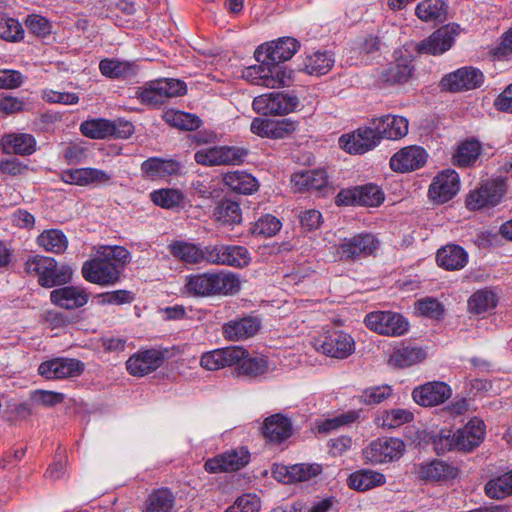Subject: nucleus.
<instances>
[{"mask_svg": "<svg viewBox=\"0 0 512 512\" xmlns=\"http://www.w3.org/2000/svg\"><path fill=\"white\" fill-rule=\"evenodd\" d=\"M42 99L52 104L74 105L79 102L80 98L76 93L44 89L42 91Z\"/></svg>", "mask_w": 512, "mask_h": 512, "instance_id": "nucleus-63", "label": "nucleus"}, {"mask_svg": "<svg viewBox=\"0 0 512 512\" xmlns=\"http://www.w3.org/2000/svg\"><path fill=\"white\" fill-rule=\"evenodd\" d=\"M393 389L390 385L383 384L364 389L359 396V401L365 405H377L391 397Z\"/></svg>", "mask_w": 512, "mask_h": 512, "instance_id": "nucleus-54", "label": "nucleus"}, {"mask_svg": "<svg viewBox=\"0 0 512 512\" xmlns=\"http://www.w3.org/2000/svg\"><path fill=\"white\" fill-rule=\"evenodd\" d=\"M36 139L28 133H9L0 139V146L4 153L17 155H31L36 151Z\"/></svg>", "mask_w": 512, "mask_h": 512, "instance_id": "nucleus-31", "label": "nucleus"}, {"mask_svg": "<svg viewBox=\"0 0 512 512\" xmlns=\"http://www.w3.org/2000/svg\"><path fill=\"white\" fill-rule=\"evenodd\" d=\"M333 55L326 51H315L306 56L303 70L309 75H324L334 66Z\"/></svg>", "mask_w": 512, "mask_h": 512, "instance_id": "nucleus-41", "label": "nucleus"}, {"mask_svg": "<svg viewBox=\"0 0 512 512\" xmlns=\"http://www.w3.org/2000/svg\"><path fill=\"white\" fill-rule=\"evenodd\" d=\"M428 195L434 204L448 201V169L442 170L430 184Z\"/></svg>", "mask_w": 512, "mask_h": 512, "instance_id": "nucleus-51", "label": "nucleus"}, {"mask_svg": "<svg viewBox=\"0 0 512 512\" xmlns=\"http://www.w3.org/2000/svg\"><path fill=\"white\" fill-rule=\"evenodd\" d=\"M484 82L483 73L474 67H462L450 73V92L472 90Z\"/></svg>", "mask_w": 512, "mask_h": 512, "instance_id": "nucleus-32", "label": "nucleus"}, {"mask_svg": "<svg viewBox=\"0 0 512 512\" xmlns=\"http://www.w3.org/2000/svg\"><path fill=\"white\" fill-rule=\"evenodd\" d=\"M414 419V414L405 408H396L384 411L378 417V424L384 428L394 429L406 423H410Z\"/></svg>", "mask_w": 512, "mask_h": 512, "instance_id": "nucleus-47", "label": "nucleus"}, {"mask_svg": "<svg viewBox=\"0 0 512 512\" xmlns=\"http://www.w3.org/2000/svg\"><path fill=\"white\" fill-rule=\"evenodd\" d=\"M314 347L324 355L346 359L355 352L354 338L342 330H330L314 340Z\"/></svg>", "mask_w": 512, "mask_h": 512, "instance_id": "nucleus-7", "label": "nucleus"}, {"mask_svg": "<svg viewBox=\"0 0 512 512\" xmlns=\"http://www.w3.org/2000/svg\"><path fill=\"white\" fill-rule=\"evenodd\" d=\"M428 157V152L422 146L409 145L394 153L390 158L389 165L394 172H413L424 167Z\"/></svg>", "mask_w": 512, "mask_h": 512, "instance_id": "nucleus-16", "label": "nucleus"}, {"mask_svg": "<svg viewBox=\"0 0 512 512\" xmlns=\"http://www.w3.org/2000/svg\"><path fill=\"white\" fill-rule=\"evenodd\" d=\"M130 261V252L122 246H104L95 258L82 266V275L90 283L98 285L115 284L125 265Z\"/></svg>", "mask_w": 512, "mask_h": 512, "instance_id": "nucleus-1", "label": "nucleus"}, {"mask_svg": "<svg viewBox=\"0 0 512 512\" xmlns=\"http://www.w3.org/2000/svg\"><path fill=\"white\" fill-rule=\"evenodd\" d=\"M0 38L8 42H20L24 38L22 24L5 13H0Z\"/></svg>", "mask_w": 512, "mask_h": 512, "instance_id": "nucleus-48", "label": "nucleus"}, {"mask_svg": "<svg viewBox=\"0 0 512 512\" xmlns=\"http://www.w3.org/2000/svg\"><path fill=\"white\" fill-rule=\"evenodd\" d=\"M281 227L282 223L277 217L266 214L253 224L251 232L256 236L272 237L280 231Z\"/></svg>", "mask_w": 512, "mask_h": 512, "instance_id": "nucleus-53", "label": "nucleus"}, {"mask_svg": "<svg viewBox=\"0 0 512 512\" xmlns=\"http://www.w3.org/2000/svg\"><path fill=\"white\" fill-rule=\"evenodd\" d=\"M247 156V150L234 146H212L196 151L194 159L205 166L238 165Z\"/></svg>", "mask_w": 512, "mask_h": 512, "instance_id": "nucleus-8", "label": "nucleus"}, {"mask_svg": "<svg viewBox=\"0 0 512 512\" xmlns=\"http://www.w3.org/2000/svg\"><path fill=\"white\" fill-rule=\"evenodd\" d=\"M405 451V444L399 438L382 437L373 440L363 449V457L372 464H383L400 459Z\"/></svg>", "mask_w": 512, "mask_h": 512, "instance_id": "nucleus-9", "label": "nucleus"}, {"mask_svg": "<svg viewBox=\"0 0 512 512\" xmlns=\"http://www.w3.org/2000/svg\"><path fill=\"white\" fill-rule=\"evenodd\" d=\"M426 356L425 350L420 347L404 346L393 352L391 361L400 368H406L420 363Z\"/></svg>", "mask_w": 512, "mask_h": 512, "instance_id": "nucleus-44", "label": "nucleus"}, {"mask_svg": "<svg viewBox=\"0 0 512 512\" xmlns=\"http://www.w3.org/2000/svg\"><path fill=\"white\" fill-rule=\"evenodd\" d=\"M484 490L486 495L491 499H504L512 495L511 485L503 474L490 479L485 484Z\"/></svg>", "mask_w": 512, "mask_h": 512, "instance_id": "nucleus-58", "label": "nucleus"}, {"mask_svg": "<svg viewBox=\"0 0 512 512\" xmlns=\"http://www.w3.org/2000/svg\"><path fill=\"white\" fill-rule=\"evenodd\" d=\"M380 246V241L372 233H360L345 239L337 249L341 259L355 260L372 255Z\"/></svg>", "mask_w": 512, "mask_h": 512, "instance_id": "nucleus-19", "label": "nucleus"}, {"mask_svg": "<svg viewBox=\"0 0 512 512\" xmlns=\"http://www.w3.org/2000/svg\"><path fill=\"white\" fill-rule=\"evenodd\" d=\"M141 172L149 179L167 178L182 173V165L174 159L150 157L141 164Z\"/></svg>", "mask_w": 512, "mask_h": 512, "instance_id": "nucleus-29", "label": "nucleus"}, {"mask_svg": "<svg viewBox=\"0 0 512 512\" xmlns=\"http://www.w3.org/2000/svg\"><path fill=\"white\" fill-rule=\"evenodd\" d=\"M262 433L270 443L281 444L293 434V425L288 417L277 413L264 420Z\"/></svg>", "mask_w": 512, "mask_h": 512, "instance_id": "nucleus-26", "label": "nucleus"}, {"mask_svg": "<svg viewBox=\"0 0 512 512\" xmlns=\"http://www.w3.org/2000/svg\"><path fill=\"white\" fill-rule=\"evenodd\" d=\"M163 361L164 354L159 349L140 350L129 357L126 368L131 375L142 377L157 370Z\"/></svg>", "mask_w": 512, "mask_h": 512, "instance_id": "nucleus-21", "label": "nucleus"}, {"mask_svg": "<svg viewBox=\"0 0 512 512\" xmlns=\"http://www.w3.org/2000/svg\"><path fill=\"white\" fill-rule=\"evenodd\" d=\"M25 271L37 276L38 283L47 288L67 283L73 273L69 265L58 266L54 258L42 255L29 257L25 262Z\"/></svg>", "mask_w": 512, "mask_h": 512, "instance_id": "nucleus-3", "label": "nucleus"}, {"mask_svg": "<svg viewBox=\"0 0 512 512\" xmlns=\"http://www.w3.org/2000/svg\"><path fill=\"white\" fill-rule=\"evenodd\" d=\"M30 398L35 405L53 407L63 402L64 395L54 391L34 390L31 392Z\"/></svg>", "mask_w": 512, "mask_h": 512, "instance_id": "nucleus-64", "label": "nucleus"}, {"mask_svg": "<svg viewBox=\"0 0 512 512\" xmlns=\"http://www.w3.org/2000/svg\"><path fill=\"white\" fill-rule=\"evenodd\" d=\"M151 200L157 206L165 209L179 207L184 200L183 193L178 189L163 188L151 193Z\"/></svg>", "mask_w": 512, "mask_h": 512, "instance_id": "nucleus-49", "label": "nucleus"}, {"mask_svg": "<svg viewBox=\"0 0 512 512\" xmlns=\"http://www.w3.org/2000/svg\"><path fill=\"white\" fill-rule=\"evenodd\" d=\"M415 309L420 315L438 319L444 313V306L435 298L420 299L415 304Z\"/></svg>", "mask_w": 512, "mask_h": 512, "instance_id": "nucleus-59", "label": "nucleus"}, {"mask_svg": "<svg viewBox=\"0 0 512 512\" xmlns=\"http://www.w3.org/2000/svg\"><path fill=\"white\" fill-rule=\"evenodd\" d=\"M260 325L256 317L237 318L223 325L222 334L229 341H243L253 337L259 331Z\"/></svg>", "mask_w": 512, "mask_h": 512, "instance_id": "nucleus-27", "label": "nucleus"}, {"mask_svg": "<svg viewBox=\"0 0 512 512\" xmlns=\"http://www.w3.org/2000/svg\"><path fill=\"white\" fill-rule=\"evenodd\" d=\"M407 43L393 53L394 61L389 63L380 73V80L386 84H404L414 74V55Z\"/></svg>", "mask_w": 512, "mask_h": 512, "instance_id": "nucleus-6", "label": "nucleus"}, {"mask_svg": "<svg viewBox=\"0 0 512 512\" xmlns=\"http://www.w3.org/2000/svg\"><path fill=\"white\" fill-rule=\"evenodd\" d=\"M372 125L377 129L380 139L399 140L408 134L409 122L400 115L387 114L373 118Z\"/></svg>", "mask_w": 512, "mask_h": 512, "instance_id": "nucleus-25", "label": "nucleus"}, {"mask_svg": "<svg viewBox=\"0 0 512 512\" xmlns=\"http://www.w3.org/2000/svg\"><path fill=\"white\" fill-rule=\"evenodd\" d=\"M100 72L109 78L126 77L133 73V65L116 59H104L99 64Z\"/></svg>", "mask_w": 512, "mask_h": 512, "instance_id": "nucleus-52", "label": "nucleus"}, {"mask_svg": "<svg viewBox=\"0 0 512 512\" xmlns=\"http://www.w3.org/2000/svg\"><path fill=\"white\" fill-rule=\"evenodd\" d=\"M225 266L244 268L251 262L248 249L240 245H226Z\"/></svg>", "mask_w": 512, "mask_h": 512, "instance_id": "nucleus-57", "label": "nucleus"}, {"mask_svg": "<svg viewBox=\"0 0 512 512\" xmlns=\"http://www.w3.org/2000/svg\"><path fill=\"white\" fill-rule=\"evenodd\" d=\"M173 504V494L168 489H158L147 498L143 512H171Z\"/></svg>", "mask_w": 512, "mask_h": 512, "instance_id": "nucleus-46", "label": "nucleus"}, {"mask_svg": "<svg viewBox=\"0 0 512 512\" xmlns=\"http://www.w3.org/2000/svg\"><path fill=\"white\" fill-rule=\"evenodd\" d=\"M213 215L216 221L223 225L234 226L242 220V210L239 203L230 199L219 201Z\"/></svg>", "mask_w": 512, "mask_h": 512, "instance_id": "nucleus-43", "label": "nucleus"}, {"mask_svg": "<svg viewBox=\"0 0 512 512\" xmlns=\"http://www.w3.org/2000/svg\"><path fill=\"white\" fill-rule=\"evenodd\" d=\"M53 304L68 310L77 309L87 304L89 294L80 286H65L50 293Z\"/></svg>", "mask_w": 512, "mask_h": 512, "instance_id": "nucleus-28", "label": "nucleus"}, {"mask_svg": "<svg viewBox=\"0 0 512 512\" xmlns=\"http://www.w3.org/2000/svg\"><path fill=\"white\" fill-rule=\"evenodd\" d=\"M242 77L251 84L267 88L286 87L293 82L291 70L280 63L268 60L246 67L242 72Z\"/></svg>", "mask_w": 512, "mask_h": 512, "instance_id": "nucleus-4", "label": "nucleus"}, {"mask_svg": "<svg viewBox=\"0 0 512 512\" xmlns=\"http://www.w3.org/2000/svg\"><path fill=\"white\" fill-rule=\"evenodd\" d=\"M448 7L443 0H423L415 9L416 16L424 22H442L446 19Z\"/></svg>", "mask_w": 512, "mask_h": 512, "instance_id": "nucleus-40", "label": "nucleus"}, {"mask_svg": "<svg viewBox=\"0 0 512 512\" xmlns=\"http://www.w3.org/2000/svg\"><path fill=\"white\" fill-rule=\"evenodd\" d=\"M249 460V451L240 447L208 459L204 466L209 473L237 471L247 465Z\"/></svg>", "mask_w": 512, "mask_h": 512, "instance_id": "nucleus-20", "label": "nucleus"}, {"mask_svg": "<svg viewBox=\"0 0 512 512\" xmlns=\"http://www.w3.org/2000/svg\"><path fill=\"white\" fill-rule=\"evenodd\" d=\"M482 152V145L476 139H466L459 143L453 153V163L459 167H471L478 160Z\"/></svg>", "mask_w": 512, "mask_h": 512, "instance_id": "nucleus-37", "label": "nucleus"}, {"mask_svg": "<svg viewBox=\"0 0 512 512\" xmlns=\"http://www.w3.org/2000/svg\"><path fill=\"white\" fill-rule=\"evenodd\" d=\"M291 184L295 192H316L321 196L334 192L329 184L328 175L323 169L296 172L291 177Z\"/></svg>", "mask_w": 512, "mask_h": 512, "instance_id": "nucleus-15", "label": "nucleus"}, {"mask_svg": "<svg viewBox=\"0 0 512 512\" xmlns=\"http://www.w3.org/2000/svg\"><path fill=\"white\" fill-rule=\"evenodd\" d=\"M272 472L276 480L289 484L309 481L322 472V467L317 463H299L290 466L275 465Z\"/></svg>", "mask_w": 512, "mask_h": 512, "instance_id": "nucleus-22", "label": "nucleus"}, {"mask_svg": "<svg viewBox=\"0 0 512 512\" xmlns=\"http://www.w3.org/2000/svg\"><path fill=\"white\" fill-rule=\"evenodd\" d=\"M364 323L370 330L387 336H401L409 326L402 315L391 311L371 312L366 315Z\"/></svg>", "mask_w": 512, "mask_h": 512, "instance_id": "nucleus-11", "label": "nucleus"}, {"mask_svg": "<svg viewBox=\"0 0 512 512\" xmlns=\"http://www.w3.org/2000/svg\"><path fill=\"white\" fill-rule=\"evenodd\" d=\"M241 289L237 274L230 271H209L186 276L184 292L194 297L234 295Z\"/></svg>", "mask_w": 512, "mask_h": 512, "instance_id": "nucleus-2", "label": "nucleus"}, {"mask_svg": "<svg viewBox=\"0 0 512 512\" xmlns=\"http://www.w3.org/2000/svg\"><path fill=\"white\" fill-rule=\"evenodd\" d=\"M413 52L419 54L441 55L448 50V25L440 27L426 39L415 43L409 42Z\"/></svg>", "mask_w": 512, "mask_h": 512, "instance_id": "nucleus-30", "label": "nucleus"}, {"mask_svg": "<svg viewBox=\"0 0 512 512\" xmlns=\"http://www.w3.org/2000/svg\"><path fill=\"white\" fill-rule=\"evenodd\" d=\"M386 483L384 474L371 470L360 469L351 473L347 479V485L356 491L365 492Z\"/></svg>", "mask_w": 512, "mask_h": 512, "instance_id": "nucleus-35", "label": "nucleus"}, {"mask_svg": "<svg viewBox=\"0 0 512 512\" xmlns=\"http://www.w3.org/2000/svg\"><path fill=\"white\" fill-rule=\"evenodd\" d=\"M163 118L171 126L187 131L196 130L201 125L199 117L180 110H168L164 113Z\"/></svg>", "mask_w": 512, "mask_h": 512, "instance_id": "nucleus-45", "label": "nucleus"}, {"mask_svg": "<svg viewBox=\"0 0 512 512\" xmlns=\"http://www.w3.org/2000/svg\"><path fill=\"white\" fill-rule=\"evenodd\" d=\"M428 443H431L437 455H444L448 450V434L445 428L430 429L425 436Z\"/></svg>", "mask_w": 512, "mask_h": 512, "instance_id": "nucleus-62", "label": "nucleus"}, {"mask_svg": "<svg viewBox=\"0 0 512 512\" xmlns=\"http://www.w3.org/2000/svg\"><path fill=\"white\" fill-rule=\"evenodd\" d=\"M381 142L377 129L372 125L359 127L351 134L342 135L339 139L340 146L350 154H364Z\"/></svg>", "mask_w": 512, "mask_h": 512, "instance_id": "nucleus-13", "label": "nucleus"}, {"mask_svg": "<svg viewBox=\"0 0 512 512\" xmlns=\"http://www.w3.org/2000/svg\"><path fill=\"white\" fill-rule=\"evenodd\" d=\"M413 401L422 407L438 406L448 398V386L445 382L432 381L417 386L411 393Z\"/></svg>", "mask_w": 512, "mask_h": 512, "instance_id": "nucleus-24", "label": "nucleus"}, {"mask_svg": "<svg viewBox=\"0 0 512 512\" xmlns=\"http://www.w3.org/2000/svg\"><path fill=\"white\" fill-rule=\"evenodd\" d=\"M85 370V364L75 358L57 357L42 362L38 372L46 379H65L79 377Z\"/></svg>", "mask_w": 512, "mask_h": 512, "instance_id": "nucleus-17", "label": "nucleus"}, {"mask_svg": "<svg viewBox=\"0 0 512 512\" xmlns=\"http://www.w3.org/2000/svg\"><path fill=\"white\" fill-rule=\"evenodd\" d=\"M384 201V193L374 184H366L341 190L336 196V204L360 205L368 207L379 206Z\"/></svg>", "mask_w": 512, "mask_h": 512, "instance_id": "nucleus-14", "label": "nucleus"}, {"mask_svg": "<svg viewBox=\"0 0 512 512\" xmlns=\"http://www.w3.org/2000/svg\"><path fill=\"white\" fill-rule=\"evenodd\" d=\"M80 131L84 136L91 139H104L117 135L115 123L103 118L82 122Z\"/></svg>", "mask_w": 512, "mask_h": 512, "instance_id": "nucleus-42", "label": "nucleus"}, {"mask_svg": "<svg viewBox=\"0 0 512 512\" xmlns=\"http://www.w3.org/2000/svg\"><path fill=\"white\" fill-rule=\"evenodd\" d=\"M186 93V84L173 78H163L150 81L138 87L136 97L146 105H160L172 97Z\"/></svg>", "mask_w": 512, "mask_h": 512, "instance_id": "nucleus-5", "label": "nucleus"}, {"mask_svg": "<svg viewBox=\"0 0 512 512\" xmlns=\"http://www.w3.org/2000/svg\"><path fill=\"white\" fill-rule=\"evenodd\" d=\"M168 249L174 258L183 263L195 265L203 262L204 248L197 244L177 240L169 244Z\"/></svg>", "mask_w": 512, "mask_h": 512, "instance_id": "nucleus-36", "label": "nucleus"}, {"mask_svg": "<svg viewBox=\"0 0 512 512\" xmlns=\"http://www.w3.org/2000/svg\"><path fill=\"white\" fill-rule=\"evenodd\" d=\"M506 188V179L503 177L488 180L468 195L467 207L471 210H479L496 206L501 201Z\"/></svg>", "mask_w": 512, "mask_h": 512, "instance_id": "nucleus-10", "label": "nucleus"}, {"mask_svg": "<svg viewBox=\"0 0 512 512\" xmlns=\"http://www.w3.org/2000/svg\"><path fill=\"white\" fill-rule=\"evenodd\" d=\"M260 507V499L256 495L244 494L238 497L225 512H258Z\"/></svg>", "mask_w": 512, "mask_h": 512, "instance_id": "nucleus-61", "label": "nucleus"}, {"mask_svg": "<svg viewBox=\"0 0 512 512\" xmlns=\"http://www.w3.org/2000/svg\"><path fill=\"white\" fill-rule=\"evenodd\" d=\"M36 243L46 252L52 254H62L68 248V238L65 233L60 229H46L42 231Z\"/></svg>", "mask_w": 512, "mask_h": 512, "instance_id": "nucleus-38", "label": "nucleus"}, {"mask_svg": "<svg viewBox=\"0 0 512 512\" xmlns=\"http://www.w3.org/2000/svg\"><path fill=\"white\" fill-rule=\"evenodd\" d=\"M223 181L231 190L241 194H252L259 187L257 179L245 171L228 172Z\"/></svg>", "mask_w": 512, "mask_h": 512, "instance_id": "nucleus-39", "label": "nucleus"}, {"mask_svg": "<svg viewBox=\"0 0 512 512\" xmlns=\"http://www.w3.org/2000/svg\"><path fill=\"white\" fill-rule=\"evenodd\" d=\"M360 411L350 410L345 413L339 414L335 417L324 420L318 427L319 432L329 433L332 430L338 429L342 426L350 425L358 420Z\"/></svg>", "mask_w": 512, "mask_h": 512, "instance_id": "nucleus-56", "label": "nucleus"}, {"mask_svg": "<svg viewBox=\"0 0 512 512\" xmlns=\"http://www.w3.org/2000/svg\"><path fill=\"white\" fill-rule=\"evenodd\" d=\"M87 150L83 142H70L65 146L63 156L69 165H76L86 160Z\"/></svg>", "mask_w": 512, "mask_h": 512, "instance_id": "nucleus-60", "label": "nucleus"}, {"mask_svg": "<svg viewBox=\"0 0 512 512\" xmlns=\"http://www.w3.org/2000/svg\"><path fill=\"white\" fill-rule=\"evenodd\" d=\"M244 355V348L231 346L215 349L202 354L200 365L209 371H216L236 364Z\"/></svg>", "mask_w": 512, "mask_h": 512, "instance_id": "nucleus-23", "label": "nucleus"}, {"mask_svg": "<svg viewBox=\"0 0 512 512\" xmlns=\"http://www.w3.org/2000/svg\"><path fill=\"white\" fill-rule=\"evenodd\" d=\"M300 43L293 37H280L267 44L266 57L268 61L280 63L293 57L298 51Z\"/></svg>", "mask_w": 512, "mask_h": 512, "instance_id": "nucleus-34", "label": "nucleus"}, {"mask_svg": "<svg viewBox=\"0 0 512 512\" xmlns=\"http://www.w3.org/2000/svg\"><path fill=\"white\" fill-rule=\"evenodd\" d=\"M236 364H238V373L248 377L262 375L268 370V364L264 358L249 357L245 349L243 357Z\"/></svg>", "mask_w": 512, "mask_h": 512, "instance_id": "nucleus-50", "label": "nucleus"}, {"mask_svg": "<svg viewBox=\"0 0 512 512\" xmlns=\"http://www.w3.org/2000/svg\"><path fill=\"white\" fill-rule=\"evenodd\" d=\"M500 294L496 288H483L474 292L468 299V311L480 315L493 311L499 302Z\"/></svg>", "mask_w": 512, "mask_h": 512, "instance_id": "nucleus-33", "label": "nucleus"}, {"mask_svg": "<svg viewBox=\"0 0 512 512\" xmlns=\"http://www.w3.org/2000/svg\"><path fill=\"white\" fill-rule=\"evenodd\" d=\"M420 476L426 481L445 480L448 475V464L444 460H432L420 466Z\"/></svg>", "mask_w": 512, "mask_h": 512, "instance_id": "nucleus-55", "label": "nucleus"}, {"mask_svg": "<svg viewBox=\"0 0 512 512\" xmlns=\"http://www.w3.org/2000/svg\"><path fill=\"white\" fill-rule=\"evenodd\" d=\"M299 104L294 95L272 92L254 98L253 109L263 115H284L293 112Z\"/></svg>", "mask_w": 512, "mask_h": 512, "instance_id": "nucleus-12", "label": "nucleus"}, {"mask_svg": "<svg viewBox=\"0 0 512 512\" xmlns=\"http://www.w3.org/2000/svg\"><path fill=\"white\" fill-rule=\"evenodd\" d=\"M485 434L486 427L483 420L474 417L454 433L450 441V450L471 452L483 442Z\"/></svg>", "mask_w": 512, "mask_h": 512, "instance_id": "nucleus-18", "label": "nucleus"}]
</instances>
